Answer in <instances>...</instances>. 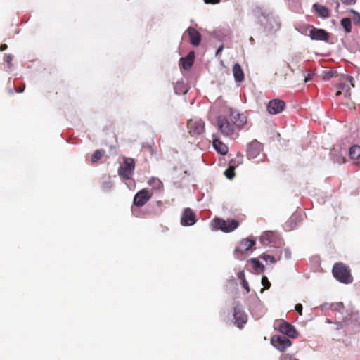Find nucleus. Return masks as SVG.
I'll use <instances>...</instances> for the list:
<instances>
[{"instance_id": "obj_1", "label": "nucleus", "mask_w": 360, "mask_h": 360, "mask_svg": "<svg viewBox=\"0 0 360 360\" xmlns=\"http://www.w3.org/2000/svg\"><path fill=\"white\" fill-rule=\"evenodd\" d=\"M247 123V117L243 113L231 111L229 116L221 115L217 117V127L222 135L231 137L238 136L237 132L241 130Z\"/></svg>"}, {"instance_id": "obj_2", "label": "nucleus", "mask_w": 360, "mask_h": 360, "mask_svg": "<svg viewBox=\"0 0 360 360\" xmlns=\"http://www.w3.org/2000/svg\"><path fill=\"white\" fill-rule=\"evenodd\" d=\"M263 150V145L257 139H254L247 146L246 155L249 160H256V162H263L266 155L261 153Z\"/></svg>"}, {"instance_id": "obj_3", "label": "nucleus", "mask_w": 360, "mask_h": 360, "mask_svg": "<svg viewBox=\"0 0 360 360\" xmlns=\"http://www.w3.org/2000/svg\"><path fill=\"white\" fill-rule=\"evenodd\" d=\"M333 274L337 281L344 284L351 283L353 281L349 268L342 263L335 264Z\"/></svg>"}, {"instance_id": "obj_4", "label": "nucleus", "mask_w": 360, "mask_h": 360, "mask_svg": "<svg viewBox=\"0 0 360 360\" xmlns=\"http://www.w3.org/2000/svg\"><path fill=\"white\" fill-rule=\"evenodd\" d=\"M212 224L215 229L221 230L225 233L232 232L239 226L238 221L236 219L224 220L219 218H215L212 221Z\"/></svg>"}, {"instance_id": "obj_5", "label": "nucleus", "mask_w": 360, "mask_h": 360, "mask_svg": "<svg viewBox=\"0 0 360 360\" xmlns=\"http://www.w3.org/2000/svg\"><path fill=\"white\" fill-rule=\"evenodd\" d=\"M259 241L264 246L269 245L281 248L283 245V242L280 236L277 233L271 231H265L260 236Z\"/></svg>"}, {"instance_id": "obj_6", "label": "nucleus", "mask_w": 360, "mask_h": 360, "mask_svg": "<svg viewBox=\"0 0 360 360\" xmlns=\"http://www.w3.org/2000/svg\"><path fill=\"white\" fill-rule=\"evenodd\" d=\"M134 169V160L131 158H124L123 163L118 169V174L124 180H129L132 178Z\"/></svg>"}, {"instance_id": "obj_7", "label": "nucleus", "mask_w": 360, "mask_h": 360, "mask_svg": "<svg viewBox=\"0 0 360 360\" xmlns=\"http://www.w3.org/2000/svg\"><path fill=\"white\" fill-rule=\"evenodd\" d=\"M261 25L264 27L265 31L276 32L280 28V22L272 15H262L259 19Z\"/></svg>"}, {"instance_id": "obj_8", "label": "nucleus", "mask_w": 360, "mask_h": 360, "mask_svg": "<svg viewBox=\"0 0 360 360\" xmlns=\"http://www.w3.org/2000/svg\"><path fill=\"white\" fill-rule=\"evenodd\" d=\"M271 342L280 352H284L292 345V342L289 340V338L281 335H274L271 338Z\"/></svg>"}, {"instance_id": "obj_9", "label": "nucleus", "mask_w": 360, "mask_h": 360, "mask_svg": "<svg viewBox=\"0 0 360 360\" xmlns=\"http://www.w3.org/2000/svg\"><path fill=\"white\" fill-rule=\"evenodd\" d=\"M188 128L192 136L200 135L205 131V122L202 119H191L188 121Z\"/></svg>"}, {"instance_id": "obj_10", "label": "nucleus", "mask_w": 360, "mask_h": 360, "mask_svg": "<svg viewBox=\"0 0 360 360\" xmlns=\"http://www.w3.org/2000/svg\"><path fill=\"white\" fill-rule=\"evenodd\" d=\"M278 330L283 335L290 338H296L298 336V332L296 330L295 326L285 321H281Z\"/></svg>"}, {"instance_id": "obj_11", "label": "nucleus", "mask_w": 360, "mask_h": 360, "mask_svg": "<svg viewBox=\"0 0 360 360\" xmlns=\"http://www.w3.org/2000/svg\"><path fill=\"white\" fill-rule=\"evenodd\" d=\"M330 154L335 163L342 164L345 162L347 150L342 149L340 146H335L331 149Z\"/></svg>"}, {"instance_id": "obj_12", "label": "nucleus", "mask_w": 360, "mask_h": 360, "mask_svg": "<svg viewBox=\"0 0 360 360\" xmlns=\"http://www.w3.org/2000/svg\"><path fill=\"white\" fill-rule=\"evenodd\" d=\"M309 37L311 40L327 41L329 39V33L323 29L310 26Z\"/></svg>"}, {"instance_id": "obj_13", "label": "nucleus", "mask_w": 360, "mask_h": 360, "mask_svg": "<svg viewBox=\"0 0 360 360\" xmlns=\"http://www.w3.org/2000/svg\"><path fill=\"white\" fill-rule=\"evenodd\" d=\"M285 107V103L278 98L270 101L267 105V111L271 115H276L281 112Z\"/></svg>"}, {"instance_id": "obj_14", "label": "nucleus", "mask_w": 360, "mask_h": 360, "mask_svg": "<svg viewBox=\"0 0 360 360\" xmlns=\"http://www.w3.org/2000/svg\"><path fill=\"white\" fill-rule=\"evenodd\" d=\"M233 317L236 326L240 329L243 328L248 321V315L242 310L240 305L234 307Z\"/></svg>"}, {"instance_id": "obj_15", "label": "nucleus", "mask_w": 360, "mask_h": 360, "mask_svg": "<svg viewBox=\"0 0 360 360\" xmlns=\"http://www.w3.org/2000/svg\"><path fill=\"white\" fill-rule=\"evenodd\" d=\"M152 195L147 189L139 191L134 198V204L137 207H143L151 198Z\"/></svg>"}, {"instance_id": "obj_16", "label": "nucleus", "mask_w": 360, "mask_h": 360, "mask_svg": "<svg viewBox=\"0 0 360 360\" xmlns=\"http://www.w3.org/2000/svg\"><path fill=\"white\" fill-rule=\"evenodd\" d=\"M196 222L195 214L191 208H186L181 218L183 226H193Z\"/></svg>"}, {"instance_id": "obj_17", "label": "nucleus", "mask_w": 360, "mask_h": 360, "mask_svg": "<svg viewBox=\"0 0 360 360\" xmlns=\"http://www.w3.org/2000/svg\"><path fill=\"white\" fill-rule=\"evenodd\" d=\"M255 244V241L254 240H250L248 238L243 239L240 241L239 245L236 248L234 251L235 257L237 258H240L238 253H244L252 248V247Z\"/></svg>"}, {"instance_id": "obj_18", "label": "nucleus", "mask_w": 360, "mask_h": 360, "mask_svg": "<svg viewBox=\"0 0 360 360\" xmlns=\"http://www.w3.org/2000/svg\"><path fill=\"white\" fill-rule=\"evenodd\" d=\"M314 13L321 18H328L330 16V12L327 7L318 3H314L312 6Z\"/></svg>"}, {"instance_id": "obj_19", "label": "nucleus", "mask_w": 360, "mask_h": 360, "mask_svg": "<svg viewBox=\"0 0 360 360\" xmlns=\"http://www.w3.org/2000/svg\"><path fill=\"white\" fill-rule=\"evenodd\" d=\"M187 32L191 44H193L195 46H198L201 41V34H200V32L193 27L188 28Z\"/></svg>"}, {"instance_id": "obj_20", "label": "nucleus", "mask_w": 360, "mask_h": 360, "mask_svg": "<svg viewBox=\"0 0 360 360\" xmlns=\"http://www.w3.org/2000/svg\"><path fill=\"white\" fill-rule=\"evenodd\" d=\"M194 58L195 56L193 51L189 52L185 58H181L180 60L182 68L184 70H189L194 63Z\"/></svg>"}, {"instance_id": "obj_21", "label": "nucleus", "mask_w": 360, "mask_h": 360, "mask_svg": "<svg viewBox=\"0 0 360 360\" xmlns=\"http://www.w3.org/2000/svg\"><path fill=\"white\" fill-rule=\"evenodd\" d=\"M212 146L216 151L221 155H226L229 151L228 146L219 139H213Z\"/></svg>"}, {"instance_id": "obj_22", "label": "nucleus", "mask_w": 360, "mask_h": 360, "mask_svg": "<svg viewBox=\"0 0 360 360\" xmlns=\"http://www.w3.org/2000/svg\"><path fill=\"white\" fill-rule=\"evenodd\" d=\"M148 184L156 192L162 193L164 190L163 183L158 178L152 177Z\"/></svg>"}, {"instance_id": "obj_23", "label": "nucleus", "mask_w": 360, "mask_h": 360, "mask_svg": "<svg viewBox=\"0 0 360 360\" xmlns=\"http://www.w3.org/2000/svg\"><path fill=\"white\" fill-rule=\"evenodd\" d=\"M233 74L236 82H241L244 80V73L240 64L236 63L233 65Z\"/></svg>"}, {"instance_id": "obj_24", "label": "nucleus", "mask_w": 360, "mask_h": 360, "mask_svg": "<svg viewBox=\"0 0 360 360\" xmlns=\"http://www.w3.org/2000/svg\"><path fill=\"white\" fill-rule=\"evenodd\" d=\"M349 156L351 160L359 161L360 160V146L353 145L349 150Z\"/></svg>"}, {"instance_id": "obj_25", "label": "nucleus", "mask_w": 360, "mask_h": 360, "mask_svg": "<svg viewBox=\"0 0 360 360\" xmlns=\"http://www.w3.org/2000/svg\"><path fill=\"white\" fill-rule=\"evenodd\" d=\"M250 263L252 264V266L257 274H260L264 271V266L257 259L251 258Z\"/></svg>"}, {"instance_id": "obj_26", "label": "nucleus", "mask_w": 360, "mask_h": 360, "mask_svg": "<svg viewBox=\"0 0 360 360\" xmlns=\"http://www.w3.org/2000/svg\"><path fill=\"white\" fill-rule=\"evenodd\" d=\"M340 24L346 33H350L352 31L351 20L349 18H344L341 20Z\"/></svg>"}, {"instance_id": "obj_27", "label": "nucleus", "mask_w": 360, "mask_h": 360, "mask_svg": "<svg viewBox=\"0 0 360 360\" xmlns=\"http://www.w3.org/2000/svg\"><path fill=\"white\" fill-rule=\"evenodd\" d=\"M296 216L292 215L289 220L285 224L284 229L286 231H289L295 227Z\"/></svg>"}, {"instance_id": "obj_28", "label": "nucleus", "mask_w": 360, "mask_h": 360, "mask_svg": "<svg viewBox=\"0 0 360 360\" xmlns=\"http://www.w3.org/2000/svg\"><path fill=\"white\" fill-rule=\"evenodd\" d=\"M104 153V151L103 150H96L94 152V153L92 154V156H91V161L93 162H96L97 161H98L103 156Z\"/></svg>"}, {"instance_id": "obj_29", "label": "nucleus", "mask_w": 360, "mask_h": 360, "mask_svg": "<svg viewBox=\"0 0 360 360\" xmlns=\"http://www.w3.org/2000/svg\"><path fill=\"white\" fill-rule=\"evenodd\" d=\"M333 311H337L342 313V311L344 309V304L342 302H337V303H333Z\"/></svg>"}, {"instance_id": "obj_30", "label": "nucleus", "mask_w": 360, "mask_h": 360, "mask_svg": "<svg viewBox=\"0 0 360 360\" xmlns=\"http://www.w3.org/2000/svg\"><path fill=\"white\" fill-rule=\"evenodd\" d=\"M233 169L234 167L231 165L229 169L224 171V175L229 179H232L234 176Z\"/></svg>"}, {"instance_id": "obj_31", "label": "nucleus", "mask_w": 360, "mask_h": 360, "mask_svg": "<svg viewBox=\"0 0 360 360\" xmlns=\"http://www.w3.org/2000/svg\"><path fill=\"white\" fill-rule=\"evenodd\" d=\"M261 258L266 261V262H269L271 263H275L276 262V259H275V257L272 255H266V254H264L261 256Z\"/></svg>"}, {"instance_id": "obj_32", "label": "nucleus", "mask_w": 360, "mask_h": 360, "mask_svg": "<svg viewBox=\"0 0 360 360\" xmlns=\"http://www.w3.org/2000/svg\"><path fill=\"white\" fill-rule=\"evenodd\" d=\"M350 12L354 14V16H353L354 22L357 23V24H360V13H358L357 11H356L354 9H352L350 11Z\"/></svg>"}, {"instance_id": "obj_33", "label": "nucleus", "mask_w": 360, "mask_h": 360, "mask_svg": "<svg viewBox=\"0 0 360 360\" xmlns=\"http://www.w3.org/2000/svg\"><path fill=\"white\" fill-rule=\"evenodd\" d=\"M338 89H340V90L345 91L347 94H349V89H350L349 85L347 84H345V83H340V84H338Z\"/></svg>"}, {"instance_id": "obj_34", "label": "nucleus", "mask_w": 360, "mask_h": 360, "mask_svg": "<svg viewBox=\"0 0 360 360\" xmlns=\"http://www.w3.org/2000/svg\"><path fill=\"white\" fill-rule=\"evenodd\" d=\"M262 284L266 289H269L271 286L270 282L269 281L267 277L265 276H262Z\"/></svg>"}, {"instance_id": "obj_35", "label": "nucleus", "mask_w": 360, "mask_h": 360, "mask_svg": "<svg viewBox=\"0 0 360 360\" xmlns=\"http://www.w3.org/2000/svg\"><path fill=\"white\" fill-rule=\"evenodd\" d=\"M320 308L322 311L331 310L333 311V303H324L323 304L321 305Z\"/></svg>"}, {"instance_id": "obj_36", "label": "nucleus", "mask_w": 360, "mask_h": 360, "mask_svg": "<svg viewBox=\"0 0 360 360\" xmlns=\"http://www.w3.org/2000/svg\"><path fill=\"white\" fill-rule=\"evenodd\" d=\"M113 184L111 181H108L105 182L103 185V189L105 191H110L112 188Z\"/></svg>"}, {"instance_id": "obj_37", "label": "nucleus", "mask_w": 360, "mask_h": 360, "mask_svg": "<svg viewBox=\"0 0 360 360\" xmlns=\"http://www.w3.org/2000/svg\"><path fill=\"white\" fill-rule=\"evenodd\" d=\"M281 360H299L297 358L294 357L292 355L289 354H283L281 356Z\"/></svg>"}, {"instance_id": "obj_38", "label": "nucleus", "mask_w": 360, "mask_h": 360, "mask_svg": "<svg viewBox=\"0 0 360 360\" xmlns=\"http://www.w3.org/2000/svg\"><path fill=\"white\" fill-rule=\"evenodd\" d=\"M12 60H13V56L11 54H8L5 56V61L8 64V68H11Z\"/></svg>"}, {"instance_id": "obj_39", "label": "nucleus", "mask_w": 360, "mask_h": 360, "mask_svg": "<svg viewBox=\"0 0 360 360\" xmlns=\"http://www.w3.org/2000/svg\"><path fill=\"white\" fill-rule=\"evenodd\" d=\"M344 5L352 6L356 3L357 0H340Z\"/></svg>"}, {"instance_id": "obj_40", "label": "nucleus", "mask_w": 360, "mask_h": 360, "mask_svg": "<svg viewBox=\"0 0 360 360\" xmlns=\"http://www.w3.org/2000/svg\"><path fill=\"white\" fill-rule=\"evenodd\" d=\"M295 309L300 316L302 314V305L301 304H297L295 307Z\"/></svg>"}, {"instance_id": "obj_41", "label": "nucleus", "mask_w": 360, "mask_h": 360, "mask_svg": "<svg viewBox=\"0 0 360 360\" xmlns=\"http://www.w3.org/2000/svg\"><path fill=\"white\" fill-rule=\"evenodd\" d=\"M242 285L245 289L247 292H250V287H249L248 283L246 281V279H243V281L242 282Z\"/></svg>"}, {"instance_id": "obj_42", "label": "nucleus", "mask_w": 360, "mask_h": 360, "mask_svg": "<svg viewBox=\"0 0 360 360\" xmlns=\"http://www.w3.org/2000/svg\"><path fill=\"white\" fill-rule=\"evenodd\" d=\"M284 254H285V257L286 259H290V258L291 252H290V250L288 248H285L284 250Z\"/></svg>"}, {"instance_id": "obj_43", "label": "nucleus", "mask_w": 360, "mask_h": 360, "mask_svg": "<svg viewBox=\"0 0 360 360\" xmlns=\"http://www.w3.org/2000/svg\"><path fill=\"white\" fill-rule=\"evenodd\" d=\"M347 80L351 84L352 86H354V79L353 77L350 76V75H347Z\"/></svg>"}, {"instance_id": "obj_44", "label": "nucleus", "mask_w": 360, "mask_h": 360, "mask_svg": "<svg viewBox=\"0 0 360 360\" xmlns=\"http://www.w3.org/2000/svg\"><path fill=\"white\" fill-rule=\"evenodd\" d=\"M238 278L241 279L242 282L243 281V279H245V273L243 271H240L238 273Z\"/></svg>"}, {"instance_id": "obj_45", "label": "nucleus", "mask_w": 360, "mask_h": 360, "mask_svg": "<svg viewBox=\"0 0 360 360\" xmlns=\"http://www.w3.org/2000/svg\"><path fill=\"white\" fill-rule=\"evenodd\" d=\"M205 4H215L220 2V0H204Z\"/></svg>"}, {"instance_id": "obj_46", "label": "nucleus", "mask_w": 360, "mask_h": 360, "mask_svg": "<svg viewBox=\"0 0 360 360\" xmlns=\"http://www.w3.org/2000/svg\"><path fill=\"white\" fill-rule=\"evenodd\" d=\"M25 88V85L24 84V85H22V86L19 87V88L16 90V91H17V92H19V93H22V92H23V91H24Z\"/></svg>"}, {"instance_id": "obj_47", "label": "nucleus", "mask_w": 360, "mask_h": 360, "mask_svg": "<svg viewBox=\"0 0 360 360\" xmlns=\"http://www.w3.org/2000/svg\"><path fill=\"white\" fill-rule=\"evenodd\" d=\"M7 49V45L4 44H1V46H0V51H5L6 49Z\"/></svg>"}, {"instance_id": "obj_48", "label": "nucleus", "mask_w": 360, "mask_h": 360, "mask_svg": "<svg viewBox=\"0 0 360 360\" xmlns=\"http://www.w3.org/2000/svg\"><path fill=\"white\" fill-rule=\"evenodd\" d=\"M237 158H239L238 163H241L242 162V159H243V155H238Z\"/></svg>"}, {"instance_id": "obj_49", "label": "nucleus", "mask_w": 360, "mask_h": 360, "mask_svg": "<svg viewBox=\"0 0 360 360\" xmlns=\"http://www.w3.org/2000/svg\"><path fill=\"white\" fill-rule=\"evenodd\" d=\"M223 49V46H221L220 47L218 48V49L217 50V54L220 52Z\"/></svg>"}, {"instance_id": "obj_50", "label": "nucleus", "mask_w": 360, "mask_h": 360, "mask_svg": "<svg viewBox=\"0 0 360 360\" xmlns=\"http://www.w3.org/2000/svg\"><path fill=\"white\" fill-rule=\"evenodd\" d=\"M157 205H158V206H161V205H162V201H161V200H158V201H157Z\"/></svg>"}, {"instance_id": "obj_51", "label": "nucleus", "mask_w": 360, "mask_h": 360, "mask_svg": "<svg viewBox=\"0 0 360 360\" xmlns=\"http://www.w3.org/2000/svg\"><path fill=\"white\" fill-rule=\"evenodd\" d=\"M326 323H333V321H332L330 319H326Z\"/></svg>"}, {"instance_id": "obj_52", "label": "nucleus", "mask_w": 360, "mask_h": 360, "mask_svg": "<svg viewBox=\"0 0 360 360\" xmlns=\"http://www.w3.org/2000/svg\"><path fill=\"white\" fill-rule=\"evenodd\" d=\"M339 6H340V3L338 1H337L336 2V10L338 9Z\"/></svg>"}, {"instance_id": "obj_53", "label": "nucleus", "mask_w": 360, "mask_h": 360, "mask_svg": "<svg viewBox=\"0 0 360 360\" xmlns=\"http://www.w3.org/2000/svg\"><path fill=\"white\" fill-rule=\"evenodd\" d=\"M309 79V75H308V77H307L305 78L304 82H307Z\"/></svg>"}, {"instance_id": "obj_54", "label": "nucleus", "mask_w": 360, "mask_h": 360, "mask_svg": "<svg viewBox=\"0 0 360 360\" xmlns=\"http://www.w3.org/2000/svg\"><path fill=\"white\" fill-rule=\"evenodd\" d=\"M337 324H338V326H340V327H342V325L341 322H338V323H337Z\"/></svg>"}, {"instance_id": "obj_55", "label": "nucleus", "mask_w": 360, "mask_h": 360, "mask_svg": "<svg viewBox=\"0 0 360 360\" xmlns=\"http://www.w3.org/2000/svg\"><path fill=\"white\" fill-rule=\"evenodd\" d=\"M340 91H338V92L337 93V95H340Z\"/></svg>"}, {"instance_id": "obj_56", "label": "nucleus", "mask_w": 360, "mask_h": 360, "mask_svg": "<svg viewBox=\"0 0 360 360\" xmlns=\"http://www.w3.org/2000/svg\"><path fill=\"white\" fill-rule=\"evenodd\" d=\"M179 85V83H176L175 89H176L177 86Z\"/></svg>"}]
</instances>
